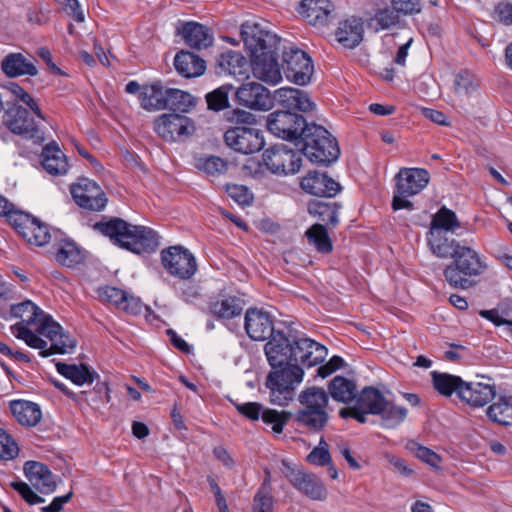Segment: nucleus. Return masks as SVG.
<instances>
[{
  "mask_svg": "<svg viewBox=\"0 0 512 512\" xmlns=\"http://www.w3.org/2000/svg\"><path fill=\"white\" fill-rule=\"evenodd\" d=\"M10 317L20 319L11 327L12 334L38 349L42 357L70 353L76 347V341L60 324L29 300L12 305Z\"/></svg>",
  "mask_w": 512,
  "mask_h": 512,
  "instance_id": "f257e3e1",
  "label": "nucleus"
},
{
  "mask_svg": "<svg viewBox=\"0 0 512 512\" xmlns=\"http://www.w3.org/2000/svg\"><path fill=\"white\" fill-rule=\"evenodd\" d=\"M94 228L108 236L115 244L137 254L154 251L159 245V237L154 230L128 224L119 218L98 222Z\"/></svg>",
  "mask_w": 512,
  "mask_h": 512,
  "instance_id": "f03ea898",
  "label": "nucleus"
},
{
  "mask_svg": "<svg viewBox=\"0 0 512 512\" xmlns=\"http://www.w3.org/2000/svg\"><path fill=\"white\" fill-rule=\"evenodd\" d=\"M453 262L447 265L443 275L448 284L456 289H468L475 285L473 278L485 272L487 265L478 252L463 245L452 257Z\"/></svg>",
  "mask_w": 512,
  "mask_h": 512,
  "instance_id": "7ed1b4c3",
  "label": "nucleus"
},
{
  "mask_svg": "<svg viewBox=\"0 0 512 512\" xmlns=\"http://www.w3.org/2000/svg\"><path fill=\"white\" fill-rule=\"evenodd\" d=\"M300 139L302 153L313 163L329 165L339 157L340 150L336 139L320 125L308 124Z\"/></svg>",
  "mask_w": 512,
  "mask_h": 512,
  "instance_id": "20e7f679",
  "label": "nucleus"
},
{
  "mask_svg": "<svg viewBox=\"0 0 512 512\" xmlns=\"http://www.w3.org/2000/svg\"><path fill=\"white\" fill-rule=\"evenodd\" d=\"M298 401L302 408L296 414L297 423L312 431L322 430L329 419V396L325 390L315 386L309 387L299 394Z\"/></svg>",
  "mask_w": 512,
  "mask_h": 512,
  "instance_id": "39448f33",
  "label": "nucleus"
},
{
  "mask_svg": "<svg viewBox=\"0 0 512 512\" xmlns=\"http://www.w3.org/2000/svg\"><path fill=\"white\" fill-rule=\"evenodd\" d=\"M274 369L266 380L270 389V402L285 406L293 399L295 387L302 381L304 371L299 365L290 363Z\"/></svg>",
  "mask_w": 512,
  "mask_h": 512,
  "instance_id": "423d86ee",
  "label": "nucleus"
},
{
  "mask_svg": "<svg viewBox=\"0 0 512 512\" xmlns=\"http://www.w3.org/2000/svg\"><path fill=\"white\" fill-rule=\"evenodd\" d=\"M241 37L250 55L276 53L280 47L281 39L260 23L242 24Z\"/></svg>",
  "mask_w": 512,
  "mask_h": 512,
  "instance_id": "0eeeda50",
  "label": "nucleus"
},
{
  "mask_svg": "<svg viewBox=\"0 0 512 512\" xmlns=\"http://www.w3.org/2000/svg\"><path fill=\"white\" fill-rule=\"evenodd\" d=\"M355 400L353 407L341 409L339 415L342 418L353 417L359 423L366 422V414L379 415L383 412L388 401L378 389L373 387H365Z\"/></svg>",
  "mask_w": 512,
  "mask_h": 512,
  "instance_id": "6e6552de",
  "label": "nucleus"
},
{
  "mask_svg": "<svg viewBox=\"0 0 512 512\" xmlns=\"http://www.w3.org/2000/svg\"><path fill=\"white\" fill-rule=\"evenodd\" d=\"M281 471L291 485L308 498L317 501L326 499L327 491L320 478L315 474L294 467L286 460H282Z\"/></svg>",
  "mask_w": 512,
  "mask_h": 512,
  "instance_id": "1a4fd4ad",
  "label": "nucleus"
},
{
  "mask_svg": "<svg viewBox=\"0 0 512 512\" xmlns=\"http://www.w3.org/2000/svg\"><path fill=\"white\" fill-rule=\"evenodd\" d=\"M4 122L11 132L32 139L35 144H42L45 141L43 131L28 118V111L13 101H7Z\"/></svg>",
  "mask_w": 512,
  "mask_h": 512,
  "instance_id": "9d476101",
  "label": "nucleus"
},
{
  "mask_svg": "<svg viewBox=\"0 0 512 512\" xmlns=\"http://www.w3.org/2000/svg\"><path fill=\"white\" fill-rule=\"evenodd\" d=\"M308 123L303 116L288 110H276L267 117V128L275 136L284 140L301 137Z\"/></svg>",
  "mask_w": 512,
  "mask_h": 512,
  "instance_id": "9b49d317",
  "label": "nucleus"
},
{
  "mask_svg": "<svg viewBox=\"0 0 512 512\" xmlns=\"http://www.w3.org/2000/svg\"><path fill=\"white\" fill-rule=\"evenodd\" d=\"M283 69L287 79L298 85L310 82L314 71L309 55L294 46L283 50Z\"/></svg>",
  "mask_w": 512,
  "mask_h": 512,
  "instance_id": "f8f14e48",
  "label": "nucleus"
},
{
  "mask_svg": "<svg viewBox=\"0 0 512 512\" xmlns=\"http://www.w3.org/2000/svg\"><path fill=\"white\" fill-rule=\"evenodd\" d=\"M164 268L174 277L190 279L197 271L195 257L181 246H171L161 252Z\"/></svg>",
  "mask_w": 512,
  "mask_h": 512,
  "instance_id": "ddd939ff",
  "label": "nucleus"
},
{
  "mask_svg": "<svg viewBox=\"0 0 512 512\" xmlns=\"http://www.w3.org/2000/svg\"><path fill=\"white\" fill-rule=\"evenodd\" d=\"M155 132L165 141H184L195 127L190 118L181 114H163L154 121Z\"/></svg>",
  "mask_w": 512,
  "mask_h": 512,
  "instance_id": "4468645a",
  "label": "nucleus"
},
{
  "mask_svg": "<svg viewBox=\"0 0 512 512\" xmlns=\"http://www.w3.org/2000/svg\"><path fill=\"white\" fill-rule=\"evenodd\" d=\"M224 139L229 147L242 154L258 152L265 144L258 129L245 126L228 129L224 134Z\"/></svg>",
  "mask_w": 512,
  "mask_h": 512,
  "instance_id": "2eb2a0df",
  "label": "nucleus"
},
{
  "mask_svg": "<svg viewBox=\"0 0 512 512\" xmlns=\"http://www.w3.org/2000/svg\"><path fill=\"white\" fill-rule=\"evenodd\" d=\"M75 202L82 208L100 211L107 203L101 187L93 180L80 178L70 189Z\"/></svg>",
  "mask_w": 512,
  "mask_h": 512,
  "instance_id": "dca6fc26",
  "label": "nucleus"
},
{
  "mask_svg": "<svg viewBox=\"0 0 512 512\" xmlns=\"http://www.w3.org/2000/svg\"><path fill=\"white\" fill-rule=\"evenodd\" d=\"M235 97L239 105L253 110L267 111L273 107L270 91L257 82L242 84L236 90Z\"/></svg>",
  "mask_w": 512,
  "mask_h": 512,
  "instance_id": "f3484780",
  "label": "nucleus"
},
{
  "mask_svg": "<svg viewBox=\"0 0 512 512\" xmlns=\"http://www.w3.org/2000/svg\"><path fill=\"white\" fill-rule=\"evenodd\" d=\"M263 162L276 174H294L301 167V158L293 150L285 147L267 149L263 153Z\"/></svg>",
  "mask_w": 512,
  "mask_h": 512,
  "instance_id": "a211bd4d",
  "label": "nucleus"
},
{
  "mask_svg": "<svg viewBox=\"0 0 512 512\" xmlns=\"http://www.w3.org/2000/svg\"><path fill=\"white\" fill-rule=\"evenodd\" d=\"M290 361L301 362L308 367L318 365L327 356V349L309 338L290 341Z\"/></svg>",
  "mask_w": 512,
  "mask_h": 512,
  "instance_id": "6ab92c4d",
  "label": "nucleus"
},
{
  "mask_svg": "<svg viewBox=\"0 0 512 512\" xmlns=\"http://www.w3.org/2000/svg\"><path fill=\"white\" fill-rule=\"evenodd\" d=\"M97 294L102 302L110 303L131 315L140 314L143 308L148 310V307L144 306L139 298L116 287H101L97 290Z\"/></svg>",
  "mask_w": 512,
  "mask_h": 512,
  "instance_id": "aec40b11",
  "label": "nucleus"
},
{
  "mask_svg": "<svg viewBox=\"0 0 512 512\" xmlns=\"http://www.w3.org/2000/svg\"><path fill=\"white\" fill-rule=\"evenodd\" d=\"M430 176L422 168H402L395 176L396 190L400 195L414 196L429 183Z\"/></svg>",
  "mask_w": 512,
  "mask_h": 512,
  "instance_id": "412c9836",
  "label": "nucleus"
},
{
  "mask_svg": "<svg viewBox=\"0 0 512 512\" xmlns=\"http://www.w3.org/2000/svg\"><path fill=\"white\" fill-rule=\"evenodd\" d=\"M251 68L255 78L268 84H278L282 80L281 67L276 53L250 55Z\"/></svg>",
  "mask_w": 512,
  "mask_h": 512,
  "instance_id": "4be33fe9",
  "label": "nucleus"
},
{
  "mask_svg": "<svg viewBox=\"0 0 512 512\" xmlns=\"http://www.w3.org/2000/svg\"><path fill=\"white\" fill-rule=\"evenodd\" d=\"M496 396V387L492 383L465 382L460 386L458 397L474 407H483Z\"/></svg>",
  "mask_w": 512,
  "mask_h": 512,
  "instance_id": "5701e85b",
  "label": "nucleus"
},
{
  "mask_svg": "<svg viewBox=\"0 0 512 512\" xmlns=\"http://www.w3.org/2000/svg\"><path fill=\"white\" fill-rule=\"evenodd\" d=\"M24 472L31 485L42 494H51L55 491L57 483L54 475L43 463L28 461L24 465Z\"/></svg>",
  "mask_w": 512,
  "mask_h": 512,
  "instance_id": "b1692460",
  "label": "nucleus"
},
{
  "mask_svg": "<svg viewBox=\"0 0 512 512\" xmlns=\"http://www.w3.org/2000/svg\"><path fill=\"white\" fill-rule=\"evenodd\" d=\"M301 188L318 197H334L340 191V184L324 173L309 172L301 180Z\"/></svg>",
  "mask_w": 512,
  "mask_h": 512,
  "instance_id": "393cba45",
  "label": "nucleus"
},
{
  "mask_svg": "<svg viewBox=\"0 0 512 512\" xmlns=\"http://www.w3.org/2000/svg\"><path fill=\"white\" fill-rule=\"evenodd\" d=\"M245 330L255 341H264L276 333L268 314L253 308L248 309L245 314Z\"/></svg>",
  "mask_w": 512,
  "mask_h": 512,
  "instance_id": "a878e982",
  "label": "nucleus"
},
{
  "mask_svg": "<svg viewBox=\"0 0 512 512\" xmlns=\"http://www.w3.org/2000/svg\"><path fill=\"white\" fill-rule=\"evenodd\" d=\"M334 6L329 0H303L299 13L313 26H324L328 23Z\"/></svg>",
  "mask_w": 512,
  "mask_h": 512,
  "instance_id": "bb28decb",
  "label": "nucleus"
},
{
  "mask_svg": "<svg viewBox=\"0 0 512 512\" xmlns=\"http://www.w3.org/2000/svg\"><path fill=\"white\" fill-rule=\"evenodd\" d=\"M290 340L283 333H275L265 345V354L273 368L281 367L290 362Z\"/></svg>",
  "mask_w": 512,
  "mask_h": 512,
  "instance_id": "cd10ccee",
  "label": "nucleus"
},
{
  "mask_svg": "<svg viewBox=\"0 0 512 512\" xmlns=\"http://www.w3.org/2000/svg\"><path fill=\"white\" fill-rule=\"evenodd\" d=\"M34 58H27L22 53H10L2 60V72L8 77L36 76L38 69Z\"/></svg>",
  "mask_w": 512,
  "mask_h": 512,
  "instance_id": "c85d7f7f",
  "label": "nucleus"
},
{
  "mask_svg": "<svg viewBox=\"0 0 512 512\" xmlns=\"http://www.w3.org/2000/svg\"><path fill=\"white\" fill-rule=\"evenodd\" d=\"M181 34L185 43L193 49H205L212 45L213 32L207 26L197 22H187L183 25Z\"/></svg>",
  "mask_w": 512,
  "mask_h": 512,
  "instance_id": "c756f323",
  "label": "nucleus"
},
{
  "mask_svg": "<svg viewBox=\"0 0 512 512\" xmlns=\"http://www.w3.org/2000/svg\"><path fill=\"white\" fill-rule=\"evenodd\" d=\"M247 70V60L239 52L228 50L221 53L215 62V71L217 74L245 76Z\"/></svg>",
  "mask_w": 512,
  "mask_h": 512,
  "instance_id": "7c9ffc66",
  "label": "nucleus"
},
{
  "mask_svg": "<svg viewBox=\"0 0 512 512\" xmlns=\"http://www.w3.org/2000/svg\"><path fill=\"white\" fill-rule=\"evenodd\" d=\"M277 101L287 109L310 112L315 109V104L308 94L297 88H281L276 94Z\"/></svg>",
  "mask_w": 512,
  "mask_h": 512,
  "instance_id": "2f4dec72",
  "label": "nucleus"
},
{
  "mask_svg": "<svg viewBox=\"0 0 512 512\" xmlns=\"http://www.w3.org/2000/svg\"><path fill=\"white\" fill-rule=\"evenodd\" d=\"M427 241L432 253L439 258H452L463 246L455 239H449L447 232L439 229H430L427 233Z\"/></svg>",
  "mask_w": 512,
  "mask_h": 512,
  "instance_id": "473e14b6",
  "label": "nucleus"
},
{
  "mask_svg": "<svg viewBox=\"0 0 512 512\" xmlns=\"http://www.w3.org/2000/svg\"><path fill=\"white\" fill-rule=\"evenodd\" d=\"M363 23L360 19L351 18L340 22L336 32V40L347 49H353L363 40Z\"/></svg>",
  "mask_w": 512,
  "mask_h": 512,
  "instance_id": "72a5a7b5",
  "label": "nucleus"
},
{
  "mask_svg": "<svg viewBox=\"0 0 512 512\" xmlns=\"http://www.w3.org/2000/svg\"><path fill=\"white\" fill-rule=\"evenodd\" d=\"M11 414L23 426H36L42 418L38 404L26 400H14L9 404Z\"/></svg>",
  "mask_w": 512,
  "mask_h": 512,
  "instance_id": "f704fd0d",
  "label": "nucleus"
},
{
  "mask_svg": "<svg viewBox=\"0 0 512 512\" xmlns=\"http://www.w3.org/2000/svg\"><path fill=\"white\" fill-rule=\"evenodd\" d=\"M42 166L54 176L64 175L68 171L67 158L55 142L49 143L43 148Z\"/></svg>",
  "mask_w": 512,
  "mask_h": 512,
  "instance_id": "c9c22d12",
  "label": "nucleus"
},
{
  "mask_svg": "<svg viewBox=\"0 0 512 512\" xmlns=\"http://www.w3.org/2000/svg\"><path fill=\"white\" fill-rule=\"evenodd\" d=\"M167 88L161 82L143 86L139 95L141 107L147 111L164 110Z\"/></svg>",
  "mask_w": 512,
  "mask_h": 512,
  "instance_id": "e433bc0d",
  "label": "nucleus"
},
{
  "mask_svg": "<svg viewBox=\"0 0 512 512\" xmlns=\"http://www.w3.org/2000/svg\"><path fill=\"white\" fill-rule=\"evenodd\" d=\"M174 66L186 78L198 77L205 72V61L189 51H180L174 58Z\"/></svg>",
  "mask_w": 512,
  "mask_h": 512,
  "instance_id": "4c0bfd02",
  "label": "nucleus"
},
{
  "mask_svg": "<svg viewBox=\"0 0 512 512\" xmlns=\"http://www.w3.org/2000/svg\"><path fill=\"white\" fill-rule=\"evenodd\" d=\"M57 371L67 379H70L76 385L92 384L97 374L89 370L84 365L66 364L58 362L56 364Z\"/></svg>",
  "mask_w": 512,
  "mask_h": 512,
  "instance_id": "58836bf2",
  "label": "nucleus"
},
{
  "mask_svg": "<svg viewBox=\"0 0 512 512\" xmlns=\"http://www.w3.org/2000/svg\"><path fill=\"white\" fill-rule=\"evenodd\" d=\"M338 206L321 200H312L308 203V213L318 221L335 227L338 224Z\"/></svg>",
  "mask_w": 512,
  "mask_h": 512,
  "instance_id": "ea45409f",
  "label": "nucleus"
},
{
  "mask_svg": "<svg viewBox=\"0 0 512 512\" xmlns=\"http://www.w3.org/2000/svg\"><path fill=\"white\" fill-rule=\"evenodd\" d=\"M329 394L338 402L348 403L356 399V385L342 376L334 377L328 386Z\"/></svg>",
  "mask_w": 512,
  "mask_h": 512,
  "instance_id": "a19ab883",
  "label": "nucleus"
},
{
  "mask_svg": "<svg viewBox=\"0 0 512 512\" xmlns=\"http://www.w3.org/2000/svg\"><path fill=\"white\" fill-rule=\"evenodd\" d=\"M243 301L235 296H227L214 301L210 306L211 313L223 319H230L241 314Z\"/></svg>",
  "mask_w": 512,
  "mask_h": 512,
  "instance_id": "79ce46f5",
  "label": "nucleus"
},
{
  "mask_svg": "<svg viewBox=\"0 0 512 512\" xmlns=\"http://www.w3.org/2000/svg\"><path fill=\"white\" fill-rule=\"evenodd\" d=\"M486 414L495 423L510 425L512 423V397H500L497 402L487 408Z\"/></svg>",
  "mask_w": 512,
  "mask_h": 512,
  "instance_id": "37998d69",
  "label": "nucleus"
},
{
  "mask_svg": "<svg viewBox=\"0 0 512 512\" xmlns=\"http://www.w3.org/2000/svg\"><path fill=\"white\" fill-rule=\"evenodd\" d=\"M2 216L6 217L7 222L20 234V230H26L28 225L34 220L31 215L15 209L12 203L2 197Z\"/></svg>",
  "mask_w": 512,
  "mask_h": 512,
  "instance_id": "c03bdc74",
  "label": "nucleus"
},
{
  "mask_svg": "<svg viewBox=\"0 0 512 512\" xmlns=\"http://www.w3.org/2000/svg\"><path fill=\"white\" fill-rule=\"evenodd\" d=\"M305 235L309 244L313 245L318 252L327 254L332 251V241L324 225L315 223L305 232Z\"/></svg>",
  "mask_w": 512,
  "mask_h": 512,
  "instance_id": "a18cd8bd",
  "label": "nucleus"
},
{
  "mask_svg": "<svg viewBox=\"0 0 512 512\" xmlns=\"http://www.w3.org/2000/svg\"><path fill=\"white\" fill-rule=\"evenodd\" d=\"M167 97L165 98V109L180 112H188L192 108L194 98L188 92L176 88H167Z\"/></svg>",
  "mask_w": 512,
  "mask_h": 512,
  "instance_id": "49530a36",
  "label": "nucleus"
},
{
  "mask_svg": "<svg viewBox=\"0 0 512 512\" xmlns=\"http://www.w3.org/2000/svg\"><path fill=\"white\" fill-rule=\"evenodd\" d=\"M432 381L435 390L446 397L451 396L454 392L458 394L460 386L463 385V380L460 377L436 371L432 372Z\"/></svg>",
  "mask_w": 512,
  "mask_h": 512,
  "instance_id": "de8ad7c7",
  "label": "nucleus"
},
{
  "mask_svg": "<svg viewBox=\"0 0 512 512\" xmlns=\"http://www.w3.org/2000/svg\"><path fill=\"white\" fill-rule=\"evenodd\" d=\"M20 235L29 243L36 246H43L50 240L48 227L37 218L28 225L26 230H20Z\"/></svg>",
  "mask_w": 512,
  "mask_h": 512,
  "instance_id": "09e8293b",
  "label": "nucleus"
},
{
  "mask_svg": "<svg viewBox=\"0 0 512 512\" xmlns=\"http://www.w3.org/2000/svg\"><path fill=\"white\" fill-rule=\"evenodd\" d=\"M512 311V305L505 301L499 304L496 308L491 310H481L479 314L494 323L496 326L505 325L507 327V333L512 336V320L508 319L507 316Z\"/></svg>",
  "mask_w": 512,
  "mask_h": 512,
  "instance_id": "8fccbe9b",
  "label": "nucleus"
},
{
  "mask_svg": "<svg viewBox=\"0 0 512 512\" xmlns=\"http://www.w3.org/2000/svg\"><path fill=\"white\" fill-rule=\"evenodd\" d=\"M84 259L82 251L72 242H65L56 253V260L64 266L74 267Z\"/></svg>",
  "mask_w": 512,
  "mask_h": 512,
  "instance_id": "3c124183",
  "label": "nucleus"
},
{
  "mask_svg": "<svg viewBox=\"0 0 512 512\" xmlns=\"http://www.w3.org/2000/svg\"><path fill=\"white\" fill-rule=\"evenodd\" d=\"M460 227V223L456 217V214L446 208L441 207L439 211L434 215L431 221L430 229H439L444 232L454 231Z\"/></svg>",
  "mask_w": 512,
  "mask_h": 512,
  "instance_id": "603ef678",
  "label": "nucleus"
},
{
  "mask_svg": "<svg viewBox=\"0 0 512 512\" xmlns=\"http://www.w3.org/2000/svg\"><path fill=\"white\" fill-rule=\"evenodd\" d=\"M2 88L6 89L11 94V96L15 97V99H18V100L22 101L24 104H26L35 113V115L38 118H40L41 120H45V117L42 114L39 106L34 101V99L31 97V95L29 93H27L17 83H15L13 81H8V82L2 84Z\"/></svg>",
  "mask_w": 512,
  "mask_h": 512,
  "instance_id": "864d4df0",
  "label": "nucleus"
},
{
  "mask_svg": "<svg viewBox=\"0 0 512 512\" xmlns=\"http://www.w3.org/2000/svg\"><path fill=\"white\" fill-rule=\"evenodd\" d=\"M291 417V413L287 411H277L274 409L266 408L262 412L261 419L266 425H270L274 433H281L284 426L287 424Z\"/></svg>",
  "mask_w": 512,
  "mask_h": 512,
  "instance_id": "5fc2aeb1",
  "label": "nucleus"
},
{
  "mask_svg": "<svg viewBox=\"0 0 512 512\" xmlns=\"http://www.w3.org/2000/svg\"><path fill=\"white\" fill-rule=\"evenodd\" d=\"M379 415H381L383 427L393 428L405 419L407 410L404 407L393 405L387 401L386 408Z\"/></svg>",
  "mask_w": 512,
  "mask_h": 512,
  "instance_id": "6e6d98bb",
  "label": "nucleus"
},
{
  "mask_svg": "<svg viewBox=\"0 0 512 512\" xmlns=\"http://www.w3.org/2000/svg\"><path fill=\"white\" fill-rule=\"evenodd\" d=\"M479 86V80L468 71L458 73L454 80V90L459 95H468Z\"/></svg>",
  "mask_w": 512,
  "mask_h": 512,
  "instance_id": "4d7b16f0",
  "label": "nucleus"
},
{
  "mask_svg": "<svg viewBox=\"0 0 512 512\" xmlns=\"http://www.w3.org/2000/svg\"><path fill=\"white\" fill-rule=\"evenodd\" d=\"M229 86H222L206 95L208 108L214 111H221L229 106Z\"/></svg>",
  "mask_w": 512,
  "mask_h": 512,
  "instance_id": "13d9d810",
  "label": "nucleus"
},
{
  "mask_svg": "<svg viewBox=\"0 0 512 512\" xmlns=\"http://www.w3.org/2000/svg\"><path fill=\"white\" fill-rule=\"evenodd\" d=\"M307 461L319 466L330 464L331 456L326 441L323 439L320 440L319 445L308 454Z\"/></svg>",
  "mask_w": 512,
  "mask_h": 512,
  "instance_id": "bf43d9fd",
  "label": "nucleus"
},
{
  "mask_svg": "<svg viewBox=\"0 0 512 512\" xmlns=\"http://www.w3.org/2000/svg\"><path fill=\"white\" fill-rule=\"evenodd\" d=\"M398 15L388 8L379 10L372 21L376 24V29H389L398 23Z\"/></svg>",
  "mask_w": 512,
  "mask_h": 512,
  "instance_id": "052dcab7",
  "label": "nucleus"
},
{
  "mask_svg": "<svg viewBox=\"0 0 512 512\" xmlns=\"http://www.w3.org/2000/svg\"><path fill=\"white\" fill-rule=\"evenodd\" d=\"M19 454V447L15 439L2 430V460H12Z\"/></svg>",
  "mask_w": 512,
  "mask_h": 512,
  "instance_id": "680f3d73",
  "label": "nucleus"
},
{
  "mask_svg": "<svg viewBox=\"0 0 512 512\" xmlns=\"http://www.w3.org/2000/svg\"><path fill=\"white\" fill-rule=\"evenodd\" d=\"M226 191L231 198L241 205H249L252 202V194L243 185H228Z\"/></svg>",
  "mask_w": 512,
  "mask_h": 512,
  "instance_id": "e2e57ef3",
  "label": "nucleus"
},
{
  "mask_svg": "<svg viewBox=\"0 0 512 512\" xmlns=\"http://www.w3.org/2000/svg\"><path fill=\"white\" fill-rule=\"evenodd\" d=\"M236 410L251 421H256L261 418L263 408L257 402H247L243 404H235Z\"/></svg>",
  "mask_w": 512,
  "mask_h": 512,
  "instance_id": "0e129e2a",
  "label": "nucleus"
},
{
  "mask_svg": "<svg viewBox=\"0 0 512 512\" xmlns=\"http://www.w3.org/2000/svg\"><path fill=\"white\" fill-rule=\"evenodd\" d=\"M11 486L20 493L24 500L30 505L43 503L45 500L37 495L31 487L24 482H12Z\"/></svg>",
  "mask_w": 512,
  "mask_h": 512,
  "instance_id": "69168bd1",
  "label": "nucleus"
},
{
  "mask_svg": "<svg viewBox=\"0 0 512 512\" xmlns=\"http://www.w3.org/2000/svg\"><path fill=\"white\" fill-rule=\"evenodd\" d=\"M253 512H273V497L271 494L256 492L253 499Z\"/></svg>",
  "mask_w": 512,
  "mask_h": 512,
  "instance_id": "338daca9",
  "label": "nucleus"
},
{
  "mask_svg": "<svg viewBox=\"0 0 512 512\" xmlns=\"http://www.w3.org/2000/svg\"><path fill=\"white\" fill-rule=\"evenodd\" d=\"M494 18L504 25H512V3H499L495 7Z\"/></svg>",
  "mask_w": 512,
  "mask_h": 512,
  "instance_id": "774afa93",
  "label": "nucleus"
}]
</instances>
